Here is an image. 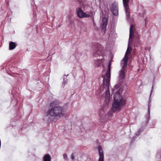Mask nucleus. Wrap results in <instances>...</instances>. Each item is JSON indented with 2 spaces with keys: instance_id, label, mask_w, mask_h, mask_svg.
Here are the masks:
<instances>
[{
  "instance_id": "f257e3e1",
  "label": "nucleus",
  "mask_w": 161,
  "mask_h": 161,
  "mask_svg": "<svg viewBox=\"0 0 161 161\" xmlns=\"http://www.w3.org/2000/svg\"><path fill=\"white\" fill-rule=\"evenodd\" d=\"M110 64L108 66V69L106 74L103 76V83L101 88H103L102 91H105V102L107 105L110 101V94L109 90V81L110 78Z\"/></svg>"
},
{
  "instance_id": "f03ea898",
  "label": "nucleus",
  "mask_w": 161,
  "mask_h": 161,
  "mask_svg": "<svg viewBox=\"0 0 161 161\" xmlns=\"http://www.w3.org/2000/svg\"><path fill=\"white\" fill-rule=\"evenodd\" d=\"M114 102L113 103L112 110L114 112L120 110L126 103L125 97L121 96L119 92H115L114 95Z\"/></svg>"
},
{
  "instance_id": "7ed1b4c3",
  "label": "nucleus",
  "mask_w": 161,
  "mask_h": 161,
  "mask_svg": "<svg viewBox=\"0 0 161 161\" xmlns=\"http://www.w3.org/2000/svg\"><path fill=\"white\" fill-rule=\"evenodd\" d=\"M56 101H54L51 103L50 106L52 107L51 109L49 110L48 114L50 116L53 117H60L64 115L65 112L63 107L60 106H55V104Z\"/></svg>"
},
{
  "instance_id": "20e7f679",
  "label": "nucleus",
  "mask_w": 161,
  "mask_h": 161,
  "mask_svg": "<svg viewBox=\"0 0 161 161\" xmlns=\"http://www.w3.org/2000/svg\"><path fill=\"white\" fill-rule=\"evenodd\" d=\"M127 63V59L126 58H123L121 62V66L122 69L119 72V76L118 77V81L119 83H121L125 77V73L124 68L126 66Z\"/></svg>"
},
{
  "instance_id": "39448f33",
  "label": "nucleus",
  "mask_w": 161,
  "mask_h": 161,
  "mask_svg": "<svg viewBox=\"0 0 161 161\" xmlns=\"http://www.w3.org/2000/svg\"><path fill=\"white\" fill-rule=\"evenodd\" d=\"M76 11L77 16L80 18H89L93 14V12L92 11H90L89 14H87L83 12L80 8H77Z\"/></svg>"
},
{
  "instance_id": "423d86ee",
  "label": "nucleus",
  "mask_w": 161,
  "mask_h": 161,
  "mask_svg": "<svg viewBox=\"0 0 161 161\" xmlns=\"http://www.w3.org/2000/svg\"><path fill=\"white\" fill-rule=\"evenodd\" d=\"M111 11L113 14L114 16H117L118 14V5L117 3H113L111 7Z\"/></svg>"
},
{
  "instance_id": "0eeeda50",
  "label": "nucleus",
  "mask_w": 161,
  "mask_h": 161,
  "mask_svg": "<svg viewBox=\"0 0 161 161\" xmlns=\"http://www.w3.org/2000/svg\"><path fill=\"white\" fill-rule=\"evenodd\" d=\"M108 19L105 17H103L101 25V31L103 33H104L106 29L108 24Z\"/></svg>"
},
{
  "instance_id": "6e6552de",
  "label": "nucleus",
  "mask_w": 161,
  "mask_h": 161,
  "mask_svg": "<svg viewBox=\"0 0 161 161\" xmlns=\"http://www.w3.org/2000/svg\"><path fill=\"white\" fill-rule=\"evenodd\" d=\"M98 50L95 53V55H98L99 56H103L105 53L104 48L102 47L101 45L99 44L98 47Z\"/></svg>"
},
{
  "instance_id": "1a4fd4ad",
  "label": "nucleus",
  "mask_w": 161,
  "mask_h": 161,
  "mask_svg": "<svg viewBox=\"0 0 161 161\" xmlns=\"http://www.w3.org/2000/svg\"><path fill=\"white\" fill-rule=\"evenodd\" d=\"M98 150L99 156V158L98 161H104L103 151L102 147L100 146H99L98 147Z\"/></svg>"
},
{
  "instance_id": "9d476101",
  "label": "nucleus",
  "mask_w": 161,
  "mask_h": 161,
  "mask_svg": "<svg viewBox=\"0 0 161 161\" xmlns=\"http://www.w3.org/2000/svg\"><path fill=\"white\" fill-rule=\"evenodd\" d=\"M151 101L149 100L148 104V114L146 115V123H148L150 119V103Z\"/></svg>"
},
{
  "instance_id": "9b49d317",
  "label": "nucleus",
  "mask_w": 161,
  "mask_h": 161,
  "mask_svg": "<svg viewBox=\"0 0 161 161\" xmlns=\"http://www.w3.org/2000/svg\"><path fill=\"white\" fill-rule=\"evenodd\" d=\"M94 64L96 66L98 67L101 65L103 62L102 59L95 60L94 61Z\"/></svg>"
},
{
  "instance_id": "f8f14e48",
  "label": "nucleus",
  "mask_w": 161,
  "mask_h": 161,
  "mask_svg": "<svg viewBox=\"0 0 161 161\" xmlns=\"http://www.w3.org/2000/svg\"><path fill=\"white\" fill-rule=\"evenodd\" d=\"M51 157L49 154H45L43 157V161H51Z\"/></svg>"
},
{
  "instance_id": "ddd939ff",
  "label": "nucleus",
  "mask_w": 161,
  "mask_h": 161,
  "mask_svg": "<svg viewBox=\"0 0 161 161\" xmlns=\"http://www.w3.org/2000/svg\"><path fill=\"white\" fill-rule=\"evenodd\" d=\"M16 47L15 43L11 42H10L9 44V49L11 50L14 49Z\"/></svg>"
},
{
  "instance_id": "4468645a",
  "label": "nucleus",
  "mask_w": 161,
  "mask_h": 161,
  "mask_svg": "<svg viewBox=\"0 0 161 161\" xmlns=\"http://www.w3.org/2000/svg\"><path fill=\"white\" fill-rule=\"evenodd\" d=\"M112 116L113 113L111 111L108 112L107 114L105 115V118L108 119H110Z\"/></svg>"
},
{
  "instance_id": "2eb2a0df",
  "label": "nucleus",
  "mask_w": 161,
  "mask_h": 161,
  "mask_svg": "<svg viewBox=\"0 0 161 161\" xmlns=\"http://www.w3.org/2000/svg\"><path fill=\"white\" fill-rule=\"evenodd\" d=\"M133 25H131L130 27V30L129 39L132 37L133 35Z\"/></svg>"
},
{
  "instance_id": "dca6fc26",
  "label": "nucleus",
  "mask_w": 161,
  "mask_h": 161,
  "mask_svg": "<svg viewBox=\"0 0 161 161\" xmlns=\"http://www.w3.org/2000/svg\"><path fill=\"white\" fill-rule=\"evenodd\" d=\"M130 47H128L125 53V57L124 58H126L128 60V54H129L131 51V49H130Z\"/></svg>"
},
{
  "instance_id": "f3484780",
  "label": "nucleus",
  "mask_w": 161,
  "mask_h": 161,
  "mask_svg": "<svg viewBox=\"0 0 161 161\" xmlns=\"http://www.w3.org/2000/svg\"><path fill=\"white\" fill-rule=\"evenodd\" d=\"M65 78H64V80H63V82L62 84L63 85V87L67 83L68 81L67 80L65 79Z\"/></svg>"
},
{
  "instance_id": "a211bd4d",
  "label": "nucleus",
  "mask_w": 161,
  "mask_h": 161,
  "mask_svg": "<svg viewBox=\"0 0 161 161\" xmlns=\"http://www.w3.org/2000/svg\"><path fill=\"white\" fill-rule=\"evenodd\" d=\"M104 114V112L103 110H101L100 112L99 115L101 118Z\"/></svg>"
},
{
  "instance_id": "6ab92c4d",
  "label": "nucleus",
  "mask_w": 161,
  "mask_h": 161,
  "mask_svg": "<svg viewBox=\"0 0 161 161\" xmlns=\"http://www.w3.org/2000/svg\"><path fill=\"white\" fill-rule=\"evenodd\" d=\"M142 131V130H141V129H139L137 132V133H136V136H138L140 134V132Z\"/></svg>"
},
{
  "instance_id": "aec40b11",
  "label": "nucleus",
  "mask_w": 161,
  "mask_h": 161,
  "mask_svg": "<svg viewBox=\"0 0 161 161\" xmlns=\"http://www.w3.org/2000/svg\"><path fill=\"white\" fill-rule=\"evenodd\" d=\"M67 155L66 153H64L63 154V158L65 160H67L68 159Z\"/></svg>"
},
{
  "instance_id": "412c9836",
  "label": "nucleus",
  "mask_w": 161,
  "mask_h": 161,
  "mask_svg": "<svg viewBox=\"0 0 161 161\" xmlns=\"http://www.w3.org/2000/svg\"><path fill=\"white\" fill-rule=\"evenodd\" d=\"M71 158L72 159H75V156L73 153H72L71 155Z\"/></svg>"
},
{
  "instance_id": "4be33fe9",
  "label": "nucleus",
  "mask_w": 161,
  "mask_h": 161,
  "mask_svg": "<svg viewBox=\"0 0 161 161\" xmlns=\"http://www.w3.org/2000/svg\"><path fill=\"white\" fill-rule=\"evenodd\" d=\"M139 36L138 35L136 37L137 40H136V42H139Z\"/></svg>"
},
{
  "instance_id": "5701e85b",
  "label": "nucleus",
  "mask_w": 161,
  "mask_h": 161,
  "mask_svg": "<svg viewBox=\"0 0 161 161\" xmlns=\"http://www.w3.org/2000/svg\"><path fill=\"white\" fill-rule=\"evenodd\" d=\"M92 20L93 21V23L94 25H96V24L94 22V18L93 17H92Z\"/></svg>"
},
{
  "instance_id": "b1692460",
  "label": "nucleus",
  "mask_w": 161,
  "mask_h": 161,
  "mask_svg": "<svg viewBox=\"0 0 161 161\" xmlns=\"http://www.w3.org/2000/svg\"><path fill=\"white\" fill-rule=\"evenodd\" d=\"M153 86H152V90L151 91L150 93V96H151V95L152 94V91H153Z\"/></svg>"
},
{
  "instance_id": "393cba45",
  "label": "nucleus",
  "mask_w": 161,
  "mask_h": 161,
  "mask_svg": "<svg viewBox=\"0 0 161 161\" xmlns=\"http://www.w3.org/2000/svg\"><path fill=\"white\" fill-rule=\"evenodd\" d=\"M145 14V13H144L143 14V16H144V15Z\"/></svg>"
},
{
  "instance_id": "a878e982",
  "label": "nucleus",
  "mask_w": 161,
  "mask_h": 161,
  "mask_svg": "<svg viewBox=\"0 0 161 161\" xmlns=\"http://www.w3.org/2000/svg\"><path fill=\"white\" fill-rule=\"evenodd\" d=\"M68 75V74L67 75H66V76H67Z\"/></svg>"
},
{
  "instance_id": "bb28decb",
  "label": "nucleus",
  "mask_w": 161,
  "mask_h": 161,
  "mask_svg": "<svg viewBox=\"0 0 161 161\" xmlns=\"http://www.w3.org/2000/svg\"><path fill=\"white\" fill-rule=\"evenodd\" d=\"M145 22H146V19H145Z\"/></svg>"
},
{
  "instance_id": "cd10ccee",
  "label": "nucleus",
  "mask_w": 161,
  "mask_h": 161,
  "mask_svg": "<svg viewBox=\"0 0 161 161\" xmlns=\"http://www.w3.org/2000/svg\"><path fill=\"white\" fill-rule=\"evenodd\" d=\"M70 129H71V126H70Z\"/></svg>"
}]
</instances>
